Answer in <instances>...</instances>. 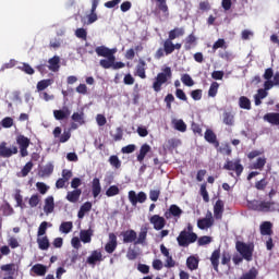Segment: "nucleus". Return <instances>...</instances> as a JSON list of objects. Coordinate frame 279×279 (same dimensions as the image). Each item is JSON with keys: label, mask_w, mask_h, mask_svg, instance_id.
Masks as SVG:
<instances>
[{"label": "nucleus", "mask_w": 279, "mask_h": 279, "mask_svg": "<svg viewBox=\"0 0 279 279\" xmlns=\"http://www.w3.org/2000/svg\"><path fill=\"white\" fill-rule=\"evenodd\" d=\"M147 232H149V227L147 225L141 227V231L137 234L134 229H129L121 232L123 243H134V245H145L147 241Z\"/></svg>", "instance_id": "nucleus-1"}, {"label": "nucleus", "mask_w": 279, "mask_h": 279, "mask_svg": "<svg viewBox=\"0 0 279 279\" xmlns=\"http://www.w3.org/2000/svg\"><path fill=\"white\" fill-rule=\"evenodd\" d=\"M173 73L171 68L166 66L161 73H158L153 83V89L155 93H160L162 90V84H167L171 80Z\"/></svg>", "instance_id": "nucleus-2"}, {"label": "nucleus", "mask_w": 279, "mask_h": 279, "mask_svg": "<svg viewBox=\"0 0 279 279\" xmlns=\"http://www.w3.org/2000/svg\"><path fill=\"white\" fill-rule=\"evenodd\" d=\"M252 208L257 213H276L279 210V204L274 201H253Z\"/></svg>", "instance_id": "nucleus-3"}, {"label": "nucleus", "mask_w": 279, "mask_h": 279, "mask_svg": "<svg viewBox=\"0 0 279 279\" xmlns=\"http://www.w3.org/2000/svg\"><path fill=\"white\" fill-rule=\"evenodd\" d=\"M235 248L236 252L242 255L244 260H247L248 263L252 260V256L254 254V244H246L245 242L238 241L235 243Z\"/></svg>", "instance_id": "nucleus-4"}, {"label": "nucleus", "mask_w": 279, "mask_h": 279, "mask_svg": "<svg viewBox=\"0 0 279 279\" xmlns=\"http://www.w3.org/2000/svg\"><path fill=\"white\" fill-rule=\"evenodd\" d=\"M195 241H197V233L186 232V230L181 231L177 238L180 247H189Z\"/></svg>", "instance_id": "nucleus-5"}, {"label": "nucleus", "mask_w": 279, "mask_h": 279, "mask_svg": "<svg viewBox=\"0 0 279 279\" xmlns=\"http://www.w3.org/2000/svg\"><path fill=\"white\" fill-rule=\"evenodd\" d=\"M32 141L29 137H26L25 135H17L16 137V144L20 147V154L22 158H26V156H29V151H27Z\"/></svg>", "instance_id": "nucleus-6"}, {"label": "nucleus", "mask_w": 279, "mask_h": 279, "mask_svg": "<svg viewBox=\"0 0 279 279\" xmlns=\"http://www.w3.org/2000/svg\"><path fill=\"white\" fill-rule=\"evenodd\" d=\"M223 169H226L227 171H234L236 177L240 178L241 173H243V165H241V159H235L234 161L232 160H228L225 166Z\"/></svg>", "instance_id": "nucleus-7"}, {"label": "nucleus", "mask_w": 279, "mask_h": 279, "mask_svg": "<svg viewBox=\"0 0 279 279\" xmlns=\"http://www.w3.org/2000/svg\"><path fill=\"white\" fill-rule=\"evenodd\" d=\"M19 154V147H8V143H0V158H12V156Z\"/></svg>", "instance_id": "nucleus-8"}, {"label": "nucleus", "mask_w": 279, "mask_h": 279, "mask_svg": "<svg viewBox=\"0 0 279 279\" xmlns=\"http://www.w3.org/2000/svg\"><path fill=\"white\" fill-rule=\"evenodd\" d=\"M129 201L132 206H136V204H145V202H147V194H145V192H140L136 194L135 191H130Z\"/></svg>", "instance_id": "nucleus-9"}, {"label": "nucleus", "mask_w": 279, "mask_h": 279, "mask_svg": "<svg viewBox=\"0 0 279 279\" xmlns=\"http://www.w3.org/2000/svg\"><path fill=\"white\" fill-rule=\"evenodd\" d=\"M184 211L178 205H170L169 209L165 211V218L171 219L172 217L178 221Z\"/></svg>", "instance_id": "nucleus-10"}, {"label": "nucleus", "mask_w": 279, "mask_h": 279, "mask_svg": "<svg viewBox=\"0 0 279 279\" xmlns=\"http://www.w3.org/2000/svg\"><path fill=\"white\" fill-rule=\"evenodd\" d=\"M149 222L154 226V230H162L167 226V220L160 215L151 216Z\"/></svg>", "instance_id": "nucleus-11"}, {"label": "nucleus", "mask_w": 279, "mask_h": 279, "mask_svg": "<svg viewBox=\"0 0 279 279\" xmlns=\"http://www.w3.org/2000/svg\"><path fill=\"white\" fill-rule=\"evenodd\" d=\"M95 51L99 58H110L117 53V49H110L106 46H98Z\"/></svg>", "instance_id": "nucleus-12"}, {"label": "nucleus", "mask_w": 279, "mask_h": 279, "mask_svg": "<svg viewBox=\"0 0 279 279\" xmlns=\"http://www.w3.org/2000/svg\"><path fill=\"white\" fill-rule=\"evenodd\" d=\"M118 245L119 243L117 242V234L109 233V241L105 245V251L107 252V254H113Z\"/></svg>", "instance_id": "nucleus-13"}, {"label": "nucleus", "mask_w": 279, "mask_h": 279, "mask_svg": "<svg viewBox=\"0 0 279 279\" xmlns=\"http://www.w3.org/2000/svg\"><path fill=\"white\" fill-rule=\"evenodd\" d=\"M53 117L57 121H64L71 117V109L63 107L62 109L53 110Z\"/></svg>", "instance_id": "nucleus-14"}, {"label": "nucleus", "mask_w": 279, "mask_h": 279, "mask_svg": "<svg viewBox=\"0 0 279 279\" xmlns=\"http://www.w3.org/2000/svg\"><path fill=\"white\" fill-rule=\"evenodd\" d=\"M104 260V255L101 251L95 250L92 252L90 256L87 257V265H97V263H101Z\"/></svg>", "instance_id": "nucleus-15"}, {"label": "nucleus", "mask_w": 279, "mask_h": 279, "mask_svg": "<svg viewBox=\"0 0 279 279\" xmlns=\"http://www.w3.org/2000/svg\"><path fill=\"white\" fill-rule=\"evenodd\" d=\"M80 197H82V189H76L68 192L65 199L71 204H77V202H80Z\"/></svg>", "instance_id": "nucleus-16"}, {"label": "nucleus", "mask_w": 279, "mask_h": 279, "mask_svg": "<svg viewBox=\"0 0 279 279\" xmlns=\"http://www.w3.org/2000/svg\"><path fill=\"white\" fill-rule=\"evenodd\" d=\"M149 151H151V146H149V144H143L136 157L137 162L143 165V162L145 161V157L149 154Z\"/></svg>", "instance_id": "nucleus-17"}, {"label": "nucleus", "mask_w": 279, "mask_h": 279, "mask_svg": "<svg viewBox=\"0 0 279 279\" xmlns=\"http://www.w3.org/2000/svg\"><path fill=\"white\" fill-rule=\"evenodd\" d=\"M145 66H147V63L145 62V60L140 59L135 68V75H137V77H141V80H145L147 77V74L145 73L146 71Z\"/></svg>", "instance_id": "nucleus-18"}, {"label": "nucleus", "mask_w": 279, "mask_h": 279, "mask_svg": "<svg viewBox=\"0 0 279 279\" xmlns=\"http://www.w3.org/2000/svg\"><path fill=\"white\" fill-rule=\"evenodd\" d=\"M214 223L215 219H213V216H209L207 218L198 219L197 228H199V230H206L208 228H213Z\"/></svg>", "instance_id": "nucleus-19"}, {"label": "nucleus", "mask_w": 279, "mask_h": 279, "mask_svg": "<svg viewBox=\"0 0 279 279\" xmlns=\"http://www.w3.org/2000/svg\"><path fill=\"white\" fill-rule=\"evenodd\" d=\"M56 210V202L53 196H48L45 198L44 213L46 215H51Z\"/></svg>", "instance_id": "nucleus-20"}, {"label": "nucleus", "mask_w": 279, "mask_h": 279, "mask_svg": "<svg viewBox=\"0 0 279 279\" xmlns=\"http://www.w3.org/2000/svg\"><path fill=\"white\" fill-rule=\"evenodd\" d=\"M186 267L190 269V271H195L196 269H199V257H195V255H191L186 259Z\"/></svg>", "instance_id": "nucleus-21"}, {"label": "nucleus", "mask_w": 279, "mask_h": 279, "mask_svg": "<svg viewBox=\"0 0 279 279\" xmlns=\"http://www.w3.org/2000/svg\"><path fill=\"white\" fill-rule=\"evenodd\" d=\"M93 234H95V231L90 228L87 230H81L80 239L82 243H90V241H93Z\"/></svg>", "instance_id": "nucleus-22"}, {"label": "nucleus", "mask_w": 279, "mask_h": 279, "mask_svg": "<svg viewBox=\"0 0 279 279\" xmlns=\"http://www.w3.org/2000/svg\"><path fill=\"white\" fill-rule=\"evenodd\" d=\"M48 69L52 71V73H58L60 71V57L54 56L48 60Z\"/></svg>", "instance_id": "nucleus-23"}, {"label": "nucleus", "mask_w": 279, "mask_h": 279, "mask_svg": "<svg viewBox=\"0 0 279 279\" xmlns=\"http://www.w3.org/2000/svg\"><path fill=\"white\" fill-rule=\"evenodd\" d=\"M205 141L214 145L216 148L219 147V141H217V135L210 129H207L205 132Z\"/></svg>", "instance_id": "nucleus-24"}, {"label": "nucleus", "mask_w": 279, "mask_h": 279, "mask_svg": "<svg viewBox=\"0 0 279 279\" xmlns=\"http://www.w3.org/2000/svg\"><path fill=\"white\" fill-rule=\"evenodd\" d=\"M219 258H221V250H215L210 256V263L215 271H219Z\"/></svg>", "instance_id": "nucleus-25"}, {"label": "nucleus", "mask_w": 279, "mask_h": 279, "mask_svg": "<svg viewBox=\"0 0 279 279\" xmlns=\"http://www.w3.org/2000/svg\"><path fill=\"white\" fill-rule=\"evenodd\" d=\"M272 225L269 221H265L260 225L259 230H260V235L262 236H271L274 234V231L271 230Z\"/></svg>", "instance_id": "nucleus-26"}, {"label": "nucleus", "mask_w": 279, "mask_h": 279, "mask_svg": "<svg viewBox=\"0 0 279 279\" xmlns=\"http://www.w3.org/2000/svg\"><path fill=\"white\" fill-rule=\"evenodd\" d=\"M92 209H93V203H90V202H85V203L81 206V208H80V210H78V213H77L78 219H84L86 213H90Z\"/></svg>", "instance_id": "nucleus-27"}, {"label": "nucleus", "mask_w": 279, "mask_h": 279, "mask_svg": "<svg viewBox=\"0 0 279 279\" xmlns=\"http://www.w3.org/2000/svg\"><path fill=\"white\" fill-rule=\"evenodd\" d=\"M223 216V201L218 199L214 206V217L221 219Z\"/></svg>", "instance_id": "nucleus-28"}, {"label": "nucleus", "mask_w": 279, "mask_h": 279, "mask_svg": "<svg viewBox=\"0 0 279 279\" xmlns=\"http://www.w3.org/2000/svg\"><path fill=\"white\" fill-rule=\"evenodd\" d=\"M92 193H93V197H99V194L101 193V183L99 182V178L93 179Z\"/></svg>", "instance_id": "nucleus-29"}, {"label": "nucleus", "mask_w": 279, "mask_h": 279, "mask_svg": "<svg viewBox=\"0 0 279 279\" xmlns=\"http://www.w3.org/2000/svg\"><path fill=\"white\" fill-rule=\"evenodd\" d=\"M51 84H53V80L51 78H46V80H41L37 83V92L38 93H43V90H47V88H49V86H51Z\"/></svg>", "instance_id": "nucleus-30"}, {"label": "nucleus", "mask_w": 279, "mask_h": 279, "mask_svg": "<svg viewBox=\"0 0 279 279\" xmlns=\"http://www.w3.org/2000/svg\"><path fill=\"white\" fill-rule=\"evenodd\" d=\"M239 107L242 110H252V101L250 98H247V96H241L239 98Z\"/></svg>", "instance_id": "nucleus-31"}, {"label": "nucleus", "mask_w": 279, "mask_h": 279, "mask_svg": "<svg viewBox=\"0 0 279 279\" xmlns=\"http://www.w3.org/2000/svg\"><path fill=\"white\" fill-rule=\"evenodd\" d=\"M117 58L113 56L107 57V59H101L99 64L102 69H112V64H114Z\"/></svg>", "instance_id": "nucleus-32"}, {"label": "nucleus", "mask_w": 279, "mask_h": 279, "mask_svg": "<svg viewBox=\"0 0 279 279\" xmlns=\"http://www.w3.org/2000/svg\"><path fill=\"white\" fill-rule=\"evenodd\" d=\"M180 36H184V28L175 27L169 32L168 39L175 40V38H180Z\"/></svg>", "instance_id": "nucleus-33"}, {"label": "nucleus", "mask_w": 279, "mask_h": 279, "mask_svg": "<svg viewBox=\"0 0 279 279\" xmlns=\"http://www.w3.org/2000/svg\"><path fill=\"white\" fill-rule=\"evenodd\" d=\"M32 271H34L36 276H45L47 274V266L43 264H35L32 267Z\"/></svg>", "instance_id": "nucleus-34"}, {"label": "nucleus", "mask_w": 279, "mask_h": 279, "mask_svg": "<svg viewBox=\"0 0 279 279\" xmlns=\"http://www.w3.org/2000/svg\"><path fill=\"white\" fill-rule=\"evenodd\" d=\"M163 51H165L166 56H171V53H173L174 46H173L172 39L168 38L163 41Z\"/></svg>", "instance_id": "nucleus-35"}, {"label": "nucleus", "mask_w": 279, "mask_h": 279, "mask_svg": "<svg viewBox=\"0 0 279 279\" xmlns=\"http://www.w3.org/2000/svg\"><path fill=\"white\" fill-rule=\"evenodd\" d=\"M37 243H38L39 250H43V251L49 250L50 243H49V238H47V235L43 238H38Z\"/></svg>", "instance_id": "nucleus-36"}, {"label": "nucleus", "mask_w": 279, "mask_h": 279, "mask_svg": "<svg viewBox=\"0 0 279 279\" xmlns=\"http://www.w3.org/2000/svg\"><path fill=\"white\" fill-rule=\"evenodd\" d=\"M157 3V8L160 12L169 16V5H167V0H155Z\"/></svg>", "instance_id": "nucleus-37"}, {"label": "nucleus", "mask_w": 279, "mask_h": 279, "mask_svg": "<svg viewBox=\"0 0 279 279\" xmlns=\"http://www.w3.org/2000/svg\"><path fill=\"white\" fill-rule=\"evenodd\" d=\"M51 173H53V166L52 163H47L40 171H39V175L41 178H49V175H51Z\"/></svg>", "instance_id": "nucleus-38"}, {"label": "nucleus", "mask_w": 279, "mask_h": 279, "mask_svg": "<svg viewBox=\"0 0 279 279\" xmlns=\"http://www.w3.org/2000/svg\"><path fill=\"white\" fill-rule=\"evenodd\" d=\"M265 165H267V158L259 157L257 158L256 162L252 165V169H258L259 171H263V169H265Z\"/></svg>", "instance_id": "nucleus-39"}, {"label": "nucleus", "mask_w": 279, "mask_h": 279, "mask_svg": "<svg viewBox=\"0 0 279 279\" xmlns=\"http://www.w3.org/2000/svg\"><path fill=\"white\" fill-rule=\"evenodd\" d=\"M59 230L63 234H69V232L73 230V222L72 221L62 222L59 227Z\"/></svg>", "instance_id": "nucleus-40"}, {"label": "nucleus", "mask_w": 279, "mask_h": 279, "mask_svg": "<svg viewBox=\"0 0 279 279\" xmlns=\"http://www.w3.org/2000/svg\"><path fill=\"white\" fill-rule=\"evenodd\" d=\"M0 210H2L4 217H10V215H14V208H12V205H10V203L1 205Z\"/></svg>", "instance_id": "nucleus-41"}, {"label": "nucleus", "mask_w": 279, "mask_h": 279, "mask_svg": "<svg viewBox=\"0 0 279 279\" xmlns=\"http://www.w3.org/2000/svg\"><path fill=\"white\" fill-rule=\"evenodd\" d=\"M109 163L113 169H121V159H119V156L117 155H111L109 157Z\"/></svg>", "instance_id": "nucleus-42"}, {"label": "nucleus", "mask_w": 279, "mask_h": 279, "mask_svg": "<svg viewBox=\"0 0 279 279\" xmlns=\"http://www.w3.org/2000/svg\"><path fill=\"white\" fill-rule=\"evenodd\" d=\"M72 121H74V123H78V125H84V123H86V121H84V113L82 112H74L72 114Z\"/></svg>", "instance_id": "nucleus-43"}, {"label": "nucleus", "mask_w": 279, "mask_h": 279, "mask_svg": "<svg viewBox=\"0 0 279 279\" xmlns=\"http://www.w3.org/2000/svg\"><path fill=\"white\" fill-rule=\"evenodd\" d=\"M217 93H219V83L213 82L208 89V97H217Z\"/></svg>", "instance_id": "nucleus-44"}, {"label": "nucleus", "mask_w": 279, "mask_h": 279, "mask_svg": "<svg viewBox=\"0 0 279 279\" xmlns=\"http://www.w3.org/2000/svg\"><path fill=\"white\" fill-rule=\"evenodd\" d=\"M181 82L182 84H184V86H189V87L195 86V81H193V77H191L190 74H183L181 76Z\"/></svg>", "instance_id": "nucleus-45"}, {"label": "nucleus", "mask_w": 279, "mask_h": 279, "mask_svg": "<svg viewBox=\"0 0 279 279\" xmlns=\"http://www.w3.org/2000/svg\"><path fill=\"white\" fill-rule=\"evenodd\" d=\"M32 169H34V163L32 161L26 162V165L21 170L22 178H27Z\"/></svg>", "instance_id": "nucleus-46"}, {"label": "nucleus", "mask_w": 279, "mask_h": 279, "mask_svg": "<svg viewBox=\"0 0 279 279\" xmlns=\"http://www.w3.org/2000/svg\"><path fill=\"white\" fill-rule=\"evenodd\" d=\"M222 117L225 125H234V114L231 112H225Z\"/></svg>", "instance_id": "nucleus-47"}, {"label": "nucleus", "mask_w": 279, "mask_h": 279, "mask_svg": "<svg viewBox=\"0 0 279 279\" xmlns=\"http://www.w3.org/2000/svg\"><path fill=\"white\" fill-rule=\"evenodd\" d=\"M14 199L16 202L17 208H25V203H23V195H21V190L15 191Z\"/></svg>", "instance_id": "nucleus-48"}, {"label": "nucleus", "mask_w": 279, "mask_h": 279, "mask_svg": "<svg viewBox=\"0 0 279 279\" xmlns=\"http://www.w3.org/2000/svg\"><path fill=\"white\" fill-rule=\"evenodd\" d=\"M20 71H23V73H26V75H34L35 71L29 63H22L21 66H19Z\"/></svg>", "instance_id": "nucleus-49"}, {"label": "nucleus", "mask_w": 279, "mask_h": 279, "mask_svg": "<svg viewBox=\"0 0 279 279\" xmlns=\"http://www.w3.org/2000/svg\"><path fill=\"white\" fill-rule=\"evenodd\" d=\"M28 204L31 208H36L38 204H40V196L38 194H33L31 198L28 199Z\"/></svg>", "instance_id": "nucleus-50"}, {"label": "nucleus", "mask_w": 279, "mask_h": 279, "mask_svg": "<svg viewBox=\"0 0 279 279\" xmlns=\"http://www.w3.org/2000/svg\"><path fill=\"white\" fill-rule=\"evenodd\" d=\"M195 43H197V37L194 34H190L185 38V49H191V45H195Z\"/></svg>", "instance_id": "nucleus-51"}, {"label": "nucleus", "mask_w": 279, "mask_h": 279, "mask_svg": "<svg viewBox=\"0 0 279 279\" xmlns=\"http://www.w3.org/2000/svg\"><path fill=\"white\" fill-rule=\"evenodd\" d=\"M120 190L119 186L117 185H111L107 191H106V195L107 197H114V195H119Z\"/></svg>", "instance_id": "nucleus-52"}, {"label": "nucleus", "mask_w": 279, "mask_h": 279, "mask_svg": "<svg viewBox=\"0 0 279 279\" xmlns=\"http://www.w3.org/2000/svg\"><path fill=\"white\" fill-rule=\"evenodd\" d=\"M49 226V222L47 221H43L40 225H39V228H38V231H37V235L38 236H45V234H47V228Z\"/></svg>", "instance_id": "nucleus-53"}, {"label": "nucleus", "mask_w": 279, "mask_h": 279, "mask_svg": "<svg viewBox=\"0 0 279 279\" xmlns=\"http://www.w3.org/2000/svg\"><path fill=\"white\" fill-rule=\"evenodd\" d=\"M0 125L2 128L10 129V128H12V125H14V119L7 117L1 120Z\"/></svg>", "instance_id": "nucleus-54"}, {"label": "nucleus", "mask_w": 279, "mask_h": 279, "mask_svg": "<svg viewBox=\"0 0 279 279\" xmlns=\"http://www.w3.org/2000/svg\"><path fill=\"white\" fill-rule=\"evenodd\" d=\"M201 195H202L203 201H204L205 203L210 202V196L208 195V190H206V183H203V184L201 185Z\"/></svg>", "instance_id": "nucleus-55"}, {"label": "nucleus", "mask_w": 279, "mask_h": 279, "mask_svg": "<svg viewBox=\"0 0 279 279\" xmlns=\"http://www.w3.org/2000/svg\"><path fill=\"white\" fill-rule=\"evenodd\" d=\"M174 129L178 132H186V123H184V120H177L174 121Z\"/></svg>", "instance_id": "nucleus-56"}, {"label": "nucleus", "mask_w": 279, "mask_h": 279, "mask_svg": "<svg viewBox=\"0 0 279 279\" xmlns=\"http://www.w3.org/2000/svg\"><path fill=\"white\" fill-rule=\"evenodd\" d=\"M182 145V141L179 138H170L168 140V148L169 149H175V147H180Z\"/></svg>", "instance_id": "nucleus-57"}, {"label": "nucleus", "mask_w": 279, "mask_h": 279, "mask_svg": "<svg viewBox=\"0 0 279 279\" xmlns=\"http://www.w3.org/2000/svg\"><path fill=\"white\" fill-rule=\"evenodd\" d=\"M226 47V39L220 38L213 45V52L217 51V49H223Z\"/></svg>", "instance_id": "nucleus-58"}, {"label": "nucleus", "mask_w": 279, "mask_h": 279, "mask_svg": "<svg viewBox=\"0 0 279 279\" xmlns=\"http://www.w3.org/2000/svg\"><path fill=\"white\" fill-rule=\"evenodd\" d=\"M36 189L41 195H46L47 191H49V186L43 182H37Z\"/></svg>", "instance_id": "nucleus-59"}, {"label": "nucleus", "mask_w": 279, "mask_h": 279, "mask_svg": "<svg viewBox=\"0 0 279 279\" xmlns=\"http://www.w3.org/2000/svg\"><path fill=\"white\" fill-rule=\"evenodd\" d=\"M198 245H208L210 243H213V238L208 236V235H203L201 238H198L197 240Z\"/></svg>", "instance_id": "nucleus-60"}, {"label": "nucleus", "mask_w": 279, "mask_h": 279, "mask_svg": "<svg viewBox=\"0 0 279 279\" xmlns=\"http://www.w3.org/2000/svg\"><path fill=\"white\" fill-rule=\"evenodd\" d=\"M122 154H134L136 151V145L129 144L121 149Z\"/></svg>", "instance_id": "nucleus-61"}, {"label": "nucleus", "mask_w": 279, "mask_h": 279, "mask_svg": "<svg viewBox=\"0 0 279 279\" xmlns=\"http://www.w3.org/2000/svg\"><path fill=\"white\" fill-rule=\"evenodd\" d=\"M75 36L76 38H82L83 40H86L88 33L86 32L85 28H77L75 31Z\"/></svg>", "instance_id": "nucleus-62"}, {"label": "nucleus", "mask_w": 279, "mask_h": 279, "mask_svg": "<svg viewBox=\"0 0 279 279\" xmlns=\"http://www.w3.org/2000/svg\"><path fill=\"white\" fill-rule=\"evenodd\" d=\"M232 255H230L228 252H223L221 257V265H230Z\"/></svg>", "instance_id": "nucleus-63"}, {"label": "nucleus", "mask_w": 279, "mask_h": 279, "mask_svg": "<svg viewBox=\"0 0 279 279\" xmlns=\"http://www.w3.org/2000/svg\"><path fill=\"white\" fill-rule=\"evenodd\" d=\"M71 138V131H64L61 136H59V143H66Z\"/></svg>", "instance_id": "nucleus-64"}]
</instances>
